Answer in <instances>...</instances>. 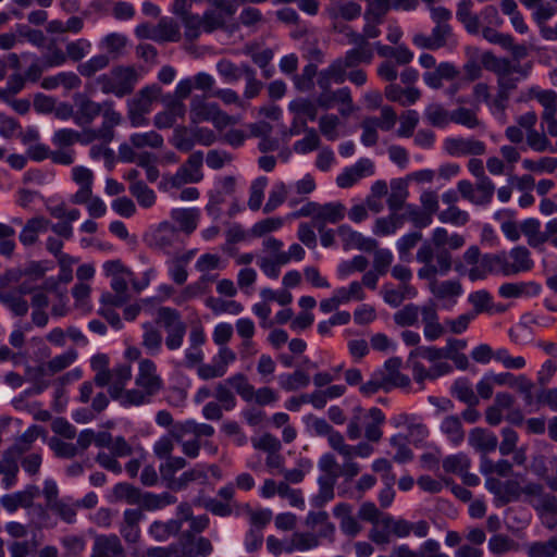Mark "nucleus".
I'll return each mask as SVG.
<instances>
[{"label": "nucleus", "instance_id": "bb28decb", "mask_svg": "<svg viewBox=\"0 0 557 557\" xmlns=\"http://www.w3.org/2000/svg\"><path fill=\"white\" fill-rule=\"evenodd\" d=\"M408 184L405 180L398 178L391 182V193L387 198V206L391 212H398L406 208L408 198Z\"/></svg>", "mask_w": 557, "mask_h": 557}, {"label": "nucleus", "instance_id": "393cba45", "mask_svg": "<svg viewBox=\"0 0 557 557\" xmlns=\"http://www.w3.org/2000/svg\"><path fill=\"white\" fill-rule=\"evenodd\" d=\"M161 87L153 84L143 88L129 102L128 108L137 112L148 113L152 102L161 95Z\"/></svg>", "mask_w": 557, "mask_h": 557}, {"label": "nucleus", "instance_id": "a211bd4d", "mask_svg": "<svg viewBox=\"0 0 557 557\" xmlns=\"http://www.w3.org/2000/svg\"><path fill=\"white\" fill-rule=\"evenodd\" d=\"M144 518L140 509H126L120 525V533L128 544H136L140 540L139 522Z\"/></svg>", "mask_w": 557, "mask_h": 557}, {"label": "nucleus", "instance_id": "ddd939ff", "mask_svg": "<svg viewBox=\"0 0 557 557\" xmlns=\"http://www.w3.org/2000/svg\"><path fill=\"white\" fill-rule=\"evenodd\" d=\"M136 385L148 389V394H157L162 388V379L157 374V366L150 359H143L139 362Z\"/></svg>", "mask_w": 557, "mask_h": 557}, {"label": "nucleus", "instance_id": "8fccbe9b", "mask_svg": "<svg viewBox=\"0 0 557 557\" xmlns=\"http://www.w3.org/2000/svg\"><path fill=\"white\" fill-rule=\"evenodd\" d=\"M110 63V58L107 54H98L90 58L88 61L81 63L77 71L82 76L91 77L97 72L106 69Z\"/></svg>", "mask_w": 557, "mask_h": 557}, {"label": "nucleus", "instance_id": "c756f323", "mask_svg": "<svg viewBox=\"0 0 557 557\" xmlns=\"http://www.w3.org/2000/svg\"><path fill=\"white\" fill-rule=\"evenodd\" d=\"M320 541L317 534L310 532H295L293 533L288 545L285 546V552H305L318 547Z\"/></svg>", "mask_w": 557, "mask_h": 557}, {"label": "nucleus", "instance_id": "4d7b16f0", "mask_svg": "<svg viewBox=\"0 0 557 557\" xmlns=\"http://www.w3.org/2000/svg\"><path fill=\"white\" fill-rule=\"evenodd\" d=\"M470 468V459L460 453L449 455L443 459V469L446 473L460 474Z\"/></svg>", "mask_w": 557, "mask_h": 557}, {"label": "nucleus", "instance_id": "9d476101", "mask_svg": "<svg viewBox=\"0 0 557 557\" xmlns=\"http://www.w3.org/2000/svg\"><path fill=\"white\" fill-rule=\"evenodd\" d=\"M66 290L58 287V283L52 278L47 280L41 286V292L37 290V308H44L49 305V296H52L58 302L52 306V313L62 317L66 313L64 302Z\"/></svg>", "mask_w": 557, "mask_h": 557}, {"label": "nucleus", "instance_id": "e2e57ef3", "mask_svg": "<svg viewBox=\"0 0 557 557\" xmlns=\"http://www.w3.org/2000/svg\"><path fill=\"white\" fill-rule=\"evenodd\" d=\"M243 77H245L246 81L244 98H256L261 92L263 88V83L257 78V73L255 69H252L250 65L249 67H245Z\"/></svg>", "mask_w": 557, "mask_h": 557}, {"label": "nucleus", "instance_id": "6e6d98bb", "mask_svg": "<svg viewBox=\"0 0 557 557\" xmlns=\"http://www.w3.org/2000/svg\"><path fill=\"white\" fill-rule=\"evenodd\" d=\"M419 314L420 307L408 304L394 314V321L401 327L412 326L418 322Z\"/></svg>", "mask_w": 557, "mask_h": 557}, {"label": "nucleus", "instance_id": "a18cd8bd", "mask_svg": "<svg viewBox=\"0 0 557 557\" xmlns=\"http://www.w3.org/2000/svg\"><path fill=\"white\" fill-rule=\"evenodd\" d=\"M131 194L144 208H150L154 205L157 196L144 182H134L129 186Z\"/></svg>", "mask_w": 557, "mask_h": 557}, {"label": "nucleus", "instance_id": "423d86ee", "mask_svg": "<svg viewBox=\"0 0 557 557\" xmlns=\"http://www.w3.org/2000/svg\"><path fill=\"white\" fill-rule=\"evenodd\" d=\"M419 63L424 69H434L423 74L424 83L432 89L442 88L444 79L454 81L460 74L459 70L450 62H442L436 65L435 58L430 53H422Z\"/></svg>", "mask_w": 557, "mask_h": 557}, {"label": "nucleus", "instance_id": "58836bf2", "mask_svg": "<svg viewBox=\"0 0 557 557\" xmlns=\"http://www.w3.org/2000/svg\"><path fill=\"white\" fill-rule=\"evenodd\" d=\"M336 102H350L349 88L343 87L335 91L329 90L326 92H321L317 98L318 106L324 110L332 108Z\"/></svg>", "mask_w": 557, "mask_h": 557}, {"label": "nucleus", "instance_id": "052dcab7", "mask_svg": "<svg viewBox=\"0 0 557 557\" xmlns=\"http://www.w3.org/2000/svg\"><path fill=\"white\" fill-rule=\"evenodd\" d=\"M245 67H249V65L242 64L237 66L228 60H222L216 65L218 73L230 83L237 82L240 77H243Z\"/></svg>", "mask_w": 557, "mask_h": 557}, {"label": "nucleus", "instance_id": "c9c22d12", "mask_svg": "<svg viewBox=\"0 0 557 557\" xmlns=\"http://www.w3.org/2000/svg\"><path fill=\"white\" fill-rule=\"evenodd\" d=\"M181 39L180 26L169 18H161L156 26V41H178Z\"/></svg>", "mask_w": 557, "mask_h": 557}, {"label": "nucleus", "instance_id": "2eb2a0df", "mask_svg": "<svg viewBox=\"0 0 557 557\" xmlns=\"http://www.w3.org/2000/svg\"><path fill=\"white\" fill-rule=\"evenodd\" d=\"M532 267L533 261L528 248L518 246L508 253L505 252V275H515L520 272H525Z\"/></svg>", "mask_w": 557, "mask_h": 557}, {"label": "nucleus", "instance_id": "5fc2aeb1", "mask_svg": "<svg viewBox=\"0 0 557 557\" xmlns=\"http://www.w3.org/2000/svg\"><path fill=\"white\" fill-rule=\"evenodd\" d=\"M172 219L180 225V227L190 233L197 226V211L193 209H176L172 211Z\"/></svg>", "mask_w": 557, "mask_h": 557}, {"label": "nucleus", "instance_id": "6e6552de", "mask_svg": "<svg viewBox=\"0 0 557 557\" xmlns=\"http://www.w3.org/2000/svg\"><path fill=\"white\" fill-rule=\"evenodd\" d=\"M159 320L166 330L165 345L170 350L178 349L186 334V324L181 320L180 313L171 308L161 307L158 310Z\"/></svg>", "mask_w": 557, "mask_h": 557}, {"label": "nucleus", "instance_id": "79ce46f5", "mask_svg": "<svg viewBox=\"0 0 557 557\" xmlns=\"http://www.w3.org/2000/svg\"><path fill=\"white\" fill-rule=\"evenodd\" d=\"M206 472L200 469H190L185 471L180 476H174L166 482V486L172 491H182L188 486L189 483L197 480H205Z\"/></svg>", "mask_w": 557, "mask_h": 557}, {"label": "nucleus", "instance_id": "e433bc0d", "mask_svg": "<svg viewBox=\"0 0 557 557\" xmlns=\"http://www.w3.org/2000/svg\"><path fill=\"white\" fill-rule=\"evenodd\" d=\"M424 116L432 126L445 127L450 123L451 112L440 103H431L425 108Z\"/></svg>", "mask_w": 557, "mask_h": 557}, {"label": "nucleus", "instance_id": "de8ad7c7", "mask_svg": "<svg viewBox=\"0 0 557 557\" xmlns=\"http://www.w3.org/2000/svg\"><path fill=\"white\" fill-rule=\"evenodd\" d=\"M450 122L462 125L467 128H475L481 125L475 111L466 107H459L451 111Z\"/></svg>", "mask_w": 557, "mask_h": 557}, {"label": "nucleus", "instance_id": "cd10ccee", "mask_svg": "<svg viewBox=\"0 0 557 557\" xmlns=\"http://www.w3.org/2000/svg\"><path fill=\"white\" fill-rule=\"evenodd\" d=\"M77 358V352L74 349H70L66 352L52 358L46 364L37 368V375H53L69 366H71Z\"/></svg>", "mask_w": 557, "mask_h": 557}, {"label": "nucleus", "instance_id": "c03bdc74", "mask_svg": "<svg viewBox=\"0 0 557 557\" xmlns=\"http://www.w3.org/2000/svg\"><path fill=\"white\" fill-rule=\"evenodd\" d=\"M528 557H556L557 556V536L547 541L534 542L528 546Z\"/></svg>", "mask_w": 557, "mask_h": 557}, {"label": "nucleus", "instance_id": "603ef678", "mask_svg": "<svg viewBox=\"0 0 557 557\" xmlns=\"http://www.w3.org/2000/svg\"><path fill=\"white\" fill-rule=\"evenodd\" d=\"M319 493L313 498L315 507H322L327 502L334 498V486L336 479L320 476L318 480Z\"/></svg>", "mask_w": 557, "mask_h": 557}, {"label": "nucleus", "instance_id": "b1692460", "mask_svg": "<svg viewBox=\"0 0 557 557\" xmlns=\"http://www.w3.org/2000/svg\"><path fill=\"white\" fill-rule=\"evenodd\" d=\"M35 492L32 486L24 491L7 494L0 498L1 506L9 512H14L17 508H29L34 504Z\"/></svg>", "mask_w": 557, "mask_h": 557}, {"label": "nucleus", "instance_id": "20e7f679", "mask_svg": "<svg viewBox=\"0 0 557 557\" xmlns=\"http://www.w3.org/2000/svg\"><path fill=\"white\" fill-rule=\"evenodd\" d=\"M122 122V115L109 106L103 113V122L99 127H85L82 132L64 128L58 131L53 141L60 147L71 146L74 143L89 145L94 141L110 144L115 136V127Z\"/></svg>", "mask_w": 557, "mask_h": 557}, {"label": "nucleus", "instance_id": "39448f33", "mask_svg": "<svg viewBox=\"0 0 557 557\" xmlns=\"http://www.w3.org/2000/svg\"><path fill=\"white\" fill-rule=\"evenodd\" d=\"M206 98L207 96H194L190 100L189 119L193 125L211 122L216 129L222 131L238 123L237 117L228 115L218 103L209 102Z\"/></svg>", "mask_w": 557, "mask_h": 557}, {"label": "nucleus", "instance_id": "bf43d9fd", "mask_svg": "<svg viewBox=\"0 0 557 557\" xmlns=\"http://www.w3.org/2000/svg\"><path fill=\"white\" fill-rule=\"evenodd\" d=\"M367 410L361 407H355L352 410V416L347 425V436L351 441H356L361 437L362 434V425L366 422Z\"/></svg>", "mask_w": 557, "mask_h": 557}, {"label": "nucleus", "instance_id": "680f3d73", "mask_svg": "<svg viewBox=\"0 0 557 557\" xmlns=\"http://www.w3.org/2000/svg\"><path fill=\"white\" fill-rule=\"evenodd\" d=\"M310 377L302 370H296L294 373L285 375L281 379L280 385L287 392H293L301 387L308 386Z\"/></svg>", "mask_w": 557, "mask_h": 557}, {"label": "nucleus", "instance_id": "37998d69", "mask_svg": "<svg viewBox=\"0 0 557 557\" xmlns=\"http://www.w3.org/2000/svg\"><path fill=\"white\" fill-rule=\"evenodd\" d=\"M364 25L361 33L354 30L351 27L345 25L342 32H345L346 36H349L355 39V36L361 37L364 42H370V39H375L381 35V30L379 25L383 21L376 20H364Z\"/></svg>", "mask_w": 557, "mask_h": 557}, {"label": "nucleus", "instance_id": "4be33fe9", "mask_svg": "<svg viewBox=\"0 0 557 557\" xmlns=\"http://www.w3.org/2000/svg\"><path fill=\"white\" fill-rule=\"evenodd\" d=\"M37 47L42 49L41 62L46 66L60 65L66 61L65 53L55 46L54 39L48 40L37 33Z\"/></svg>", "mask_w": 557, "mask_h": 557}, {"label": "nucleus", "instance_id": "4c0bfd02", "mask_svg": "<svg viewBox=\"0 0 557 557\" xmlns=\"http://www.w3.org/2000/svg\"><path fill=\"white\" fill-rule=\"evenodd\" d=\"M225 383L234 388L243 400L251 401L253 399L255 387L249 383L248 377L244 373L234 374Z\"/></svg>", "mask_w": 557, "mask_h": 557}, {"label": "nucleus", "instance_id": "7c9ffc66", "mask_svg": "<svg viewBox=\"0 0 557 557\" xmlns=\"http://www.w3.org/2000/svg\"><path fill=\"white\" fill-rule=\"evenodd\" d=\"M176 498L170 493L152 494L149 492L140 493L138 505L145 510H157L168 505L174 504Z\"/></svg>", "mask_w": 557, "mask_h": 557}, {"label": "nucleus", "instance_id": "72a5a7b5", "mask_svg": "<svg viewBox=\"0 0 557 557\" xmlns=\"http://www.w3.org/2000/svg\"><path fill=\"white\" fill-rule=\"evenodd\" d=\"M127 45V38L120 33H111L101 40V48L107 51V55L112 59L120 58Z\"/></svg>", "mask_w": 557, "mask_h": 557}, {"label": "nucleus", "instance_id": "9b49d317", "mask_svg": "<svg viewBox=\"0 0 557 557\" xmlns=\"http://www.w3.org/2000/svg\"><path fill=\"white\" fill-rule=\"evenodd\" d=\"M90 557H126V553L116 534H99L95 537Z\"/></svg>", "mask_w": 557, "mask_h": 557}, {"label": "nucleus", "instance_id": "5701e85b", "mask_svg": "<svg viewBox=\"0 0 557 557\" xmlns=\"http://www.w3.org/2000/svg\"><path fill=\"white\" fill-rule=\"evenodd\" d=\"M469 444L475 450L487 454L496 449L498 438L495 434L485 429L474 428L469 433Z\"/></svg>", "mask_w": 557, "mask_h": 557}, {"label": "nucleus", "instance_id": "f03ea898", "mask_svg": "<svg viewBox=\"0 0 557 557\" xmlns=\"http://www.w3.org/2000/svg\"><path fill=\"white\" fill-rule=\"evenodd\" d=\"M467 342L458 338H447L442 348L436 346H421L409 352L407 363L412 370L414 381L423 385L425 380H436L453 371V367L444 361V355L461 354Z\"/></svg>", "mask_w": 557, "mask_h": 557}, {"label": "nucleus", "instance_id": "aec40b11", "mask_svg": "<svg viewBox=\"0 0 557 557\" xmlns=\"http://www.w3.org/2000/svg\"><path fill=\"white\" fill-rule=\"evenodd\" d=\"M337 233L346 250L357 248L363 251H372L377 247L375 239L364 237L362 234L351 230L348 225H341L337 228Z\"/></svg>", "mask_w": 557, "mask_h": 557}, {"label": "nucleus", "instance_id": "f3484780", "mask_svg": "<svg viewBox=\"0 0 557 557\" xmlns=\"http://www.w3.org/2000/svg\"><path fill=\"white\" fill-rule=\"evenodd\" d=\"M42 496L45 498L44 507L37 510V527L38 528H54L57 521L50 517L46 511L54 502H59V490L54 481H46L42 488Z\"/></svg>", "mask_w": 557, "mask_h": 557}, {"label": "nucleus", "instance_id": "774afa93", "mask_svg": "<svg viewBox=\"0 0 557 557\" xmlns=\"http://www.w3.org/2000/svg\"><path fill=\"white\" fill-rule=\"evenodd\" d=\"M233 161V156L224 150L211 149L206 154V164L211 170H220Z\"/></svg>", "mask_w": 557, "mask_h": 557}, {"label": "nucleus", "instance_id": "c85d7f7f", "mask_svg": "<svg viewBox=\"0 0 557 557\" xmlns=\"http://www.w3.org/2000/svg\"><path fill=\"white\" fill-rule=\"evenodd\" d=\"M318 103L308 98H297L289 102L288 110L299 120L314 121L318 115Z\"/></svg>", "mask_w": 557, "mask_h": 557}, {"label": "nucleus", "instance_id": "dca6fc26", "mask_svg": "<svg viewBox=\"0 0 557 557\" xmlns=\"http://www.w3.org/2000/svg\"><path fill=\"white\" fill-rule=\"evenodd\" d=\"M180 546L185 547V555H187V557H206L213 550L210 540L203 536H197L191 531L181 533Z\"/></svg>", "mask_w": 557, "mask_h": 557}, {"label": "nucleus", "instance_id": "2f4dec72", "mask_svg": "<svg viewBox=\"0 0 557 557\" xmlns=\"http://www.w3.org/2000/svg\"><path fill=\"white\" fill-rule=\"evenodd\" d=\"M170 141L178 151L190 152L196 145L193 127L176 126Z\"/></svg>", "mask_w": 557, "mask_h": 557}, {"label": "nucleus", "instance_id": "4468645a", "mask_svg": "<svg viewBox=\"0 0 557 557\" xmlns=\"http://www.w3.org/2000/svg\"><path fill=\"white\" fill-rule=\"evenodd\" d=\"M374 173V164L370 159H360L352 166L346 168L336 178V184L341 188H349L360 178L372 175Z\"/></svg>", "mask_w": 557, "mask_h": 557}, {"label": "nucleus", "instance_id": "f704fd0d", "mask_svg": "<svg viewBox=\"0 0 557 557\" xmlns=\"http://www.w3.org/2000/svg\"><path fill=\"white\" fill-rule=\"evenodd\" d=\"M441 430L454 445H459L465 440V431L457 416L445 417L441 424Z\"/></svg>", "mask_w": 557, "mask_h": 557}, {"label": "nucleus", "instance_id": "7ed1b4c3", "mask_svg": "<svg viewBox=\"0 0 557 557\" xmlns=\"http://www.w3.org/2000/svg\"><path fill=\"white\" fill-rule=\"evenodd\" d=\"M17 283L16 290L0 292V301L16 315H24L28 311V304L22 296L30 295L32 304H35V265L32 263L26 269H10L0 275V287H7Z\"/></svg>", "mask_w": 557, "mask_h": 557}, {"label": "nucleus", "instance_id": "49530a36", "mask_svg": "<svg viewBox=\"0 0 557 557\" xmlns=\"http://www.w3.org/2000/svg\"><path fill=\"white\" fill-rule=\"evenodd\" d=\"M541 224L535 219H528L521 224V232L528 237V244L536 247L547 242V236L540 231Z\"/></svg>", "mask_w": 557, "mask_h": 557}, {"label": "nucleus", "instance_id": "ea45409f", "mask_svg": "<svg viewBox=\"0 0 557 557\" xmlns=\"http://www.w3.org/2000/svg\"><path fill=\"white\" fill-rule=\"evenodd\" d=\"M451 393L469 407H474L479 404V397L474 394L471 384L466 379L455 381Z\"/></svg>", "mask_w": 557, "mask_h": 557}, {"label": "nucleus", "instance_id": "13d9d810", "mask_svg": "<svg viewBox=\"0 0 557 557\" xmlns=\"http://www.w3.org/2000/svg\"><path fill=\"white\" fill-rule=\"evenodd\" d=\"M141 491L129 483H119L113 487L116 500H124L129 505H138Z\"/></svg>", "mask_w": 557, "mask_h": 557}, {"label": "nucleus", "instance_id": "a19ab883", "mask_svg": "<svg viewBox=\"0 0 557 557\" xmlns=\"http://www.w3.org/2000/svg\"><path fill=\"white\" fill-rule=\"evenodd\" d=\"M129 141L134 148L143 149L146 147L161 148L163 145V138L160 134L154 131L146 133H135L131 135Z\"/></svg>", "mask_w": 557, "mask_h": 557}, {"label": "nucleus", "instance_id": "3c124183", "mask_svg": "<svg viewBox=\"0 0 557 557\" xmlns=\"http://www.w3.org/2000/svg\"><path fill=\"white\" fill-rule=\"evenodd\" d=\"M361 5L354 1L341 3L337 7L331 8L329 10L331 17L341 16L345 21H354L358 18L361 15Z\"/></svg>", "mask_w": 557, "mask_h": 557}, {"label": "nucleus", "instance_id": "f8f14e48", "mask_svg": "<svg viewBox=\"0 0 557 557\" xmlns=\"http://www.w3.org/2000/svg\"><path fill=\"white\" fill-rule=\"evenodd\" d=\"M444 149L450 156H482L486 152L483 141L474 138H447L444 141Z\"/></svg>", "mask_w": 557, "mask_h": 557}, {"label": "nucleus", "instance_id": "f257e3e1", "mask_svg": "<svg viewBox=\"0 0 557 557\" xmlns=\"http://www.w3.org/2000/svg\"><path fill=\"white\" fill-rule=\"evenodd\" d=\"M416 259L423 264L418 271V276L430 281L429 288L434 297L437 299H448L458 297L462 293V286L459 281L438 282L436 280L437 274H446L453 268V256L448 249L435 252L429 243H423L417 251Z\"/></svg>", "mask_w": 557, "mask_h": 557}, {"label": "nucleus", "instance_id": "a878e982", "mask_svg": "<svg viewBox=\"0 0 557 557\" xmlns=\"http://www.w3.org/2000/svg\"><path fill=\"white\" fill-rule=\"evenodd\" d=\"M385 421V416L379 408H371L367 410L364 422V437L369 442L377 443L383 436L381 425Z\"/></svg>", "mask_w": 557, "mask_h": 557}, {"label": "nucleus", "instance_id": "09e8293b", "mask_svg": "<svg viewBox=\"0 0 557 557\" xmlns=\"http://www.w3.org/2000/svg\"><path fill=\"white\" fill-rule=\"evenodd\" d=\"M366 2L364 20L383 21L389 9H392V0H366Z\"/></svg>", "mask_w": 557, "mask_h": 557}, {"label": "nucleus", "instance_id": "864d4df0", "mask_svg": "<svg viewBox=\"0 0 557 557\" xmlns=\"http://www.w3.org/2000/svg\"><path fill=\"white\" fill-rule=\"evenodd\" d=\"M345 216V206L341 202L325 203L319 206L317 220H323L330 223H337Z\"/></svg>", "mask_w": 557, "mask_h": 557}, {"label": "nucleus", "instance_id": "0eeeda50", "mask_svg": "<svg viewBox=\"0 0 557 557\" xmlns=\"http://www.w3.org/2000/svg\"><path fill=\"white\" fill-rule=\"evenodd\" d=\"M347 44L352 48L347 50L344 57L334 62L346 74L349 69L358 67L360 64H370L374 57V51L370 42H364L361 37L355 36V39L346 36Z\"/></svg>", "mask_w": 557, "mask_h": 557}, {"label": "nucleus", "instance_id": "412c9836", "mask_svg": "<svg viewBox=\"0 0 557 557\" xmlns=\"http://www.w3.org/2000/svg\"><path fill=\"white\" fill-rule=\"evenodd\" d=\"M468 301L473 307V310L470 313H474V318L481 313L492 314L495 312H504L506 310L505 306L495 305L490 293L484 289L471 293L468 297Z\"/></svg>", "mask_w": 557, "mask_h": 557}, {"label": "nucleus", "instance_id": "0e129e2a", "mask_svg": "<svg viewBox=\"0 0 557 557\" xmlns=\"http://www.w3.org/2000/svg\"><path fill=\"white\" fill-rule=\"evenodd\" d=\"M438 220L442 223H448L455 226H463L469 221V214L456 206H450L446 210H443L438 213Z\"/></svg>", "mask_w": 557, "mask_h": 557}, {"label": "nucleus", "instance_id": "473e14b6", "mask_svg": "<svg viewBox=\"0 0 557 557\" xmlns=\"http://www.w3.org/2000/svg\"><path fill=\"white\" fill-rule=\"evenodd\" d=\"M335 82L336 84H343L346 81V74H344L341 69L336 65L335 62L318 73L317 84L321 89V92H326L331 89V83Z\"/></svg>", "mask_w": 557, "mask_h": 557}, {"label": "nucleus", "instance_id": "338daca9", "mask_svg": "<svg viewBox=\"0 0 557 557\" xmlns=\"http://www.w3.org/2000/svg\"><path fill=\"white\" fill-rule=\"evenodd\" d=\"M320 137L314 128H310L307 131L306 136L297 140L294 144V150L297 153L306 154L308 152H311L320 147Z\"/></svg>", "mask_w": 557, "mask_h": 557}, {"label": "nucleus", "instance_id": "69168bd1", "mask_svg": "<svg viewBox=\"0 0 557 557\" xmlns=\"http://www.w3.org/2000/svg\"><path fill=\"white\" fill-rule=\"evenodd\" d=\"M495 186L493 182L486 177L478 181L474 193L475 199L474 203L478 206L487 205L491 202L494 195Z\"/></svg>", "mask_w": 557, "mask_h": 557}, {"label": "nucleus", "instance_id": "1a4fd4ad", "mask_svg": "<svg viewBox=\"0 0 557 557\" xmlns=\"http://www.w3.org/2000/svg\"><path fill=\"white\" fill-rule=\"evenodd\" d=\"M74 102L76 108L74 121L77 125L83 126L84 128L85 126L89 127V125L98 115L101 114L103 117V113L108 106L112 110H115L112 102L99 103L82 94L75 96Z\"/></svg>", "mask_w": 557, "mask_h": 557}, {"label": "nucleus", "instance_id": "6ab92c4d", "mask_svg": "<svg viewBox=\"0 0 557 557\" xmlns=\"http://www.w3.org/2000/svg\"><path fill=\"white\" fill-rule=\"evenodd\" d=\"M116 97H124L133 92L137 82V73L133 66H114L111 70Z\"/></svg>", "mask_w": 557, "mask_h": 557}]
</instances>
